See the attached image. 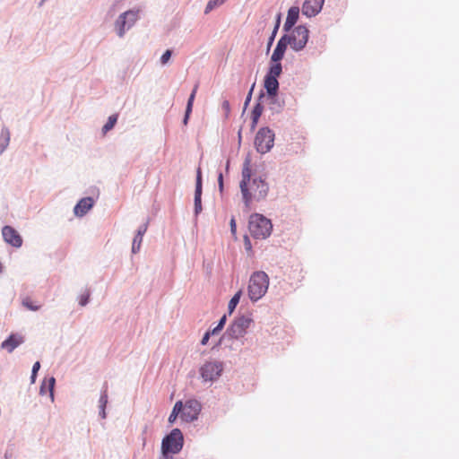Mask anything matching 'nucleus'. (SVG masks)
<instances>
[{
    "instance_id": "1",
    "label": "nucleus",
    "mask_w": 459,
    "mask_h": 459,
    "mask_svg": "<svg viewBox=\"0 0 459 459\" xmlns=\"http://www.w3.org/2000/svg\"><path fill=\"white\" fill-rule=\"evenodd\" d=\"M239 188L247 209L251 208L254 202H261L268 195L269 184L263 176L252 171L249 159H246L243 163Z\"/></svg>"
},
{
    "instance_id": "2",
    "label": "nucleus",
    "mask_w": 459,
    "mask_h": 459,
    "mask_svg": "<svg viewBox=\"0 0 459 459\" xmlns=\"http://www.w3.org/2000/svg\"><path fill=\"white\" fill-rule=\"evenodd\" d=\"M143 10L135 6L121 13L114 21L113 30L118 39H124L142 18Z\"/></svg>"
},
{
    "instance_id": "3",
    "label": "nucleus",
    "mask_w": 459,
    "mask_h": 459,
    "mask_svg": "<svg viewBox=\"0 0 459 459\" xmlns=\"http://www.w3.org/2000/svg\"><path fill=\"white\" fill-rule=\"evenodd\" d=\"M269 287V277L263 271H257L252 273L249 278L247 293L253 302L261 299L267 292Z\"/></svg>"
},
{
    "instance_id": "4",
    "label": "nucleus",
    "mask_w": 459,
    "mask_h": 459,
    "mask_svg": "<svg viewBox=\"0 0 459 459\" xmlns=\"http://www.w3.org/2000/svg\"><path fill=\"white\" fill-rule=\"evenodd\" d=\"M248 229L254 238L264 239L271 235L273 224L265 216L254 213L249 218Z\"/></svg>"
},
{
    "instance_id": "5",
    "label": "nucleus",
    "mask_w": 459,
    "mask_h": 459,
    "mask_svg": "<svg viewBox=\"0 0 459 459\" xmlns=\"http://www.w3.org/2000/svg\"><path fill=\"white\" fill-rule=\"evenodd\" d=\"M184 446V436L179 429H173L161 441L160 450L178 454Z\"/></svg>"
},
{
    "instance_id": "6",
    "label": "nucleus",
    "mask_w": 459,
    "mask_h": 459,
    "mask_svg": "<svg viewBox=\"0 0 459 459\" xmlns=\"http://www.w3.org/2000/svg\"><path fill=\"white\" fill-rule=\"evenodd\" d=\"M223 368V362L209 360L201 366L199 373L204 382H215L221 376Z\"/></svg>"
},
{
    "instance_id": "7",
    "label": "nucleus",
    "mask_w": 459,
    "mask_h": 459,
    "mask_svg": "<svg viewBox=\"0 0 459 459\" xmlns=\"http://www.w3.org/2000/svg\"><path fill=\"white\" fill-rule=\"evenodd\" d=\"M274 143V133L268 127H262L255 137L256 151L262 154L268 152Z\"/></svg>"
},
{
    "instance_id": "8",
    "label": "nucleus",
    "mask_w": 459,
    "mask_h": 459,
    "mask_svg": "<svg viewBox=\"0 0 459 459\" xmlns=\"http://www.w3.org/2000/svg\"><path fill=\"white\" fill-rule=\"evenodd\" d=\"M308 30L302 25H299L292 30L289 35H284V38H288V44L295 51L302 50L307 40H308Z\"/></svg>"
},
{
    "instance_id": "9",
    "label": "nucleus",
    "mask_w": 459,
    "mask_h": 459,
    "mask_svg": "<svg viewBox=\"0 0 459 459\" xmlns=\"http://www.w3.org/2000/svg\"><path fill=\"white\" fill-rule=\"evenodd\" d=\"M252 322L253 319L250 316H238L227 329L226 334H228L230 338L239 339L246 334L247 330L248 329Z\"/></svg>"
},
{
    "instance_id": "10",
    "label": "nucleus",
    "mask_w": 459,
    "mask_h": 459,
    "mask_svg": "<svg viewBox=\"0 0 459 459\" xmlns=\"http://www.w3.org/2000/svg\"><path fill=\"white\" fill-rule=\"evenodd\" d=\"M202 409L201 403L195 399H189L183 403L181 419L186 422H193L198 419Z\"/></svg>"
},
{
    "instance_id": "11",
    "label": "nucleus",
    "mask_w": 459,
    "mask_h": 459,
    "mask_svg": "<svg viewBox=\"0 0 459 459\" xmlns=\"http://www.w3.org/2000/svg\"><path fill=\"white\" fill-rule=\"evenodd\" d=\"M2 236L7 244L10 246L19 248L22 246V238L18 231L11 226H4L2 229Z\"/></svg>"
},
{
    "instance_id": "12",
    "label": "nucleus",
    "mask_w": 459,
    "mask_h": 459,
    "mask_svg": "<svg viewBox=\"0 0 459 459\" xmlns=\"http://www.w3.org/2000/svg\"><path fill=\"white\" fill-rule=\"evenodd\" d=\"M325 0H305L302 6V13L307 17H314L320 13Z\"/></svg>"
},
{
    "instance_id": "13",
    "label": "nucleus",
    "mask_w": 459,
    "mask_h": 459,
    "mask_svg": "<svg viewBox=\"0 0 459 459\" xmlns=\"http://www.w3.org/2000/svg\"><path fill=\"white\" fill-rule=\"evenodd\" d=\"M202 172L201 169L198 168L196 171V182H195V198H194V212L195 215L197 216L201 213L202 208Z\"/></svg>"
},
{
    "instance_id": "14",
    "label": "nucleus",
    "mask_w": 459,
    "mask_h": 459,
    "mask_svg": "<svg viewBox=\"0 0 459 459\" xmlns=\"http://www.w3.org/2000/svg\"><path fill=\"white\" fill-rule=\"evenodd\" d=\"M94 204V200L91 197L82 198L74 206V212L77 217L84 216Z\"/></svg>"
},
{
    "instance_id": "15",
    "label": "nucleus",
    "mask_w": 459,
    "mask_h": 459,
    "mask_svg": "<svg viewBox=\"0 0 459 459\" xmlns=\"http://www.w3.org/2000/svg\"><path fill=\"white\" fill-rule=\"evenodd\" d=\"M56 385V378L54 377H46L43 379L40 387H39V394L45 395L47 392L49 393L50 401L53 403L55 401L54 389Z\"/></svg>"
},
{
    "instance_id": "16",
    "label": "nucleus",
    "mask_w": 459,
    "mask_h": 459,
    "mask_svg": "<svg viewBox=\"0 0 459 459\" xmlns=\"http://www.w3.org/2000/svg\"><path fill=\"white\" fill-rule=\"evenodd\" d=\"M288 39V38H284L283 36L279 39L276 48L271 56V62H280L283 58L285 50L289 45Z\"/></svg>"
},
{
    "instance_id": "17",
    "label": "nucleus",
    "mask_w": 459,
    "mask_h": 459,
    "mask_svg": "<svg viewBox=\"0 0 459 459\" xmlns=\"http://www.w3.org/2000/svg\"><path fill=\"white\" fill-rule=\"evenodd\" d=\"M299 7L292 6L289 9L287 18L285 23L283 25V29L285 31H290L292 27L295 25L299 19Z\"/></svg>"
},
{
    "instance_id": "18",
    "label": "nucleus",
    "mask_w": 459,
    "mask_h": 459,
    "mask_svg": "<svg viewBox=\"0 0 459 459\" xmlns=\"http://www.w3.org/2000/svg\"><path fill=\"white\" fill-rule=\"evenodd\" d=\"M22 342L23 338L22 336L17 334H11L5 341L2 342L1 347L11 353Z\"/></svg>"
},
{
    "instance_id": "19",
    "label": "nucleus",
    "mask_w": 459,
    "mask_h": 459,
    "mask_svg": "<svg viewBox=\"0 0 459 459\" xmlns=\"http://www.w3.org/2000/svg\"><path fill=\"white\" fill-rule=\"evenodd\" d=\"M108 388H107V386H105L100 392V399L98 402L99 415L103 420L107 418L106 406L108 404Z\"/></svg>"
},
{
    "instance_id": "20",
    "label": "nucleus",
    "mask_w": 459,
    "mask_h": 459,
    "mask_svg": "<svg viewBox=\"0 0 459 459\" xmlns=\"http://www.w3.org/2000/svg\"><path fill=\"white\" fill-rule=\"evenodd\" d=\"M264 88L266 90L267 95H277L279 89V82L277 78L265 75Z\"/></svg>"
},
{
    "instance_id": "21",
    "label": "nucleus",
    "mask_w": 459,
    "mask_h": 459,
    "mask_svg": "<svg viewBox=\"0 0 459 459\" xmlns=\"http://www.w3.org/2000/svg\"><path fill=\"white\" fill-rule=\"evenodd\" d=\"M10 131L7 127H3L0 132V155L4 152L10 143Z\"/></svg>"
},
{
    "instance_id": "22",
    "label": "nucleus",
    "mask_w": 459,
    "mask_h": 459,
    "mask_svg": "<svg viewBox=\"0 0 459 459\" xmlns=\"http://www.w3.org/2000/svg\"><path fill=\"white\" fill-rule=\"evenodd\" d=\"M270 100L269 108L274 113H280L283 108V103L277 98V95H268Z\"/></svg>"
},
{
    "instance_id": "23",
    "label": "nucleus",
    "mask_w": 459,
    "mask_h": 459,
    "mask_svg": "<svg viewBox=\"0 0 459 459\" xmlns=\"http://www.w3.org/2000/svg\"><path fill=\"white\" fill-rule=\"evenodd\" d=\"M183 409V403L182 401H178L172 409V411L170 415L169 416V422L170 424L174 423L176 420L178 419V415H181V411Z\"/></svg>"
},
{
    "instance_id": "24",
    "label": "nucleus",
    "mask_w": 459,
    "mask_h": 459,
    "mask_svg": "<svg viewBox=\"0 0 459 459\" xmlns=\"http://www.w3.org/2000/svg\"><path fill=\"white\" fill-rule=\"evenodd\" d=\"M282 67L280 62H272L267 76L277 78L281 74Z\"/></svg>"
},
{
    "instance_id": "25",
    "label": "nucleus",
    "mask_w": 459,
    "mask_h": 459,
    "mask_svg": "<svg viewBox=\"0 0 459 459\" xmlns=\"http://www.w3.org/2000/svg\"><path fill=\"white\" fill-rule=\"evenodd\" d=\"M241 296H242V290H239L238 292L235 293V295L230 300L229 305H228V311H229L230 315L232 314L233 311L235 310L237 305L238 304V302L240 300Z\"/></svg>"
},
{
    "instance_id": "26",
    "label": "nucleus",
    "mask_w": 459,
    "mask_h": 459,
    "mask_svg": "<svg viewBox=\"0 0 459 459\" xmlns=\"http://www.w3.org/2000/svg\"><path fill=\"white\" fill-rule=\"evenodd\" d=\"M264 110V107L257 103L252 111V126L255 127Z\"/></svg>"
},
{
    "instance_id": "27",
    "label": "nucleus",
    "mask_w": 459,
    "mask_h": 459,
    "mask_svg": "<svg viewBox=\"0 0 459 459\" xmlns=\"http://www.w3.org/2000/svg\"><path fill=\"white\" fill-rule=\"evenodd\" d=\"M117 121V115H111L108 117V121L102 127L103 134H107L108 131H110L116 125Z\"/></svg>"
},
{
    "instance_id": "28",
    "label": "nucleus",
    "mask_w": 459,
    "mask_h": 459,
    "mask_svg": "<svg viewBox=\"0 0 459 459\" xmlns=\"http://www.w3.org/2000/svg\"><path fill=\"white\" fill-rule=\"evenodd\" d=\"M227 0H209L206 4L204 13H208L212 11L214 8L222 5Z\"/></svg>"
},
{
    "instance_id": "29",
    "label": "nucleus",
    "mask_w": 459,
    "mask_h": 459,
    "mask_svg": "<svg viewBox=\"0 0 459 459\" xmlns=\"http://www.w3.org/2000/svg\"><path fill=\"white\" fill-rule=\"evenodd\" d=\"M143 242V237L140 236H134L133 242H132V253L136 254L141 249V245Z\"/></svg>"
},
{
    "instance_id": "30",
    "label": "nucleus",
    "mask_w": 459,
    "mask_h": 459,
    "mask_svg": "<svg viewBox=\"0 0 459 459\" xmlns=\"http://www.w3.org/2000/svg\"><path fill=\"white\" fill-rule=\"evenodd\" d=\"M280 19H281V17H280V15H278L276 25H275V27H274V29H273V30L272 32V35L269 38L268 43H267V51L270 50V48H271V47L273 45V40L275 39L276 33H277L279 26H280Z\"/></svg>"
},
{
    "instance_id": "31",
    "label": "nucleus",
    "mask_w": 459,
    "mask_h": 459,
    "mask_svg": "<svg viewBox=\"0 0 459 459\" xmlns=\"http://www.w3.org/2000/svg\"><path fill=\"white\" fill-rule=\"evenodd\" d=\"M90 291L86 290L83 293H82L78 298L79 305L82 307L86 306L90 300Z\"/></svg>"
},
{
    "instance_id": "32",
    "label": "nucleus",
    "mask_w": 459,
    "mask_h": 459,
    "mask_svg": "<svg viewBox=\"0 0 459 459\" xmlns=\"http://www.w3.org/2000/svg\"><path fill=\"white\" fill-rule=\"evenodd\" d=\"M171 56H172V51L170 49H167L160 56V65H166L169 62Z\"/></svg>"
},
{
    "instance_id": "33",
    "label": "nucleus",
    "mask_w": 459,
    "mask_h": 459,
    "mask_svg": "<svg viewBox=\"0 0 459 459\" xmlns=\"http://www.w3.org/2000/svg\"><path fill=\"white\" fill-rule=\"evenodd\" d=\"M197 88H198V85H195L187 100V103H186V108H188V110L191 108L193 109V105H194V101H195V94H196V91H197Z\"/></svg>"
},
{
    "instance_id": "34",
    "label": "nucleus",
    "mask_w": 459,
    "mask_h": 459,
    "mask_svg": "<svg viewBox=\"0 0 459 459\" xmlns=\"http://www.w3.org/2000/svg\"><path fill=\"white\" fill-rule=\"evenodd\" d=\"M22 305L31 311H38L40 308V306L34 305L31 300L26 299L22 301Z\"/></svg>"
},
{
    "instance_id": "35",
    "label": "nucleus",
    "mask_w": 459,
    "mask_h": 459,
    "mask_svg": "<svg viewBox=\"0 0 459 459\" xmlns=\"http://www.w3.org/2000/svg\"><path fill=\"white\" fill-rule=\"evenodd\" d=\"M174 455L164 450H160V455L159 459H174Z\"/></svg>"
},
{
    "instance_id": "36",
    "label": "nucleus",
    "mask_w": 459,
    "mask_h": 459,
    "mask_svg": "<svg viewBox=\"0 0 459 459\" xmlns=\"http://www.w3.org/2000/svg\"><path fill=\"white\" fill-rule=\"evenodd\" d=\"M230 226L231 234L236 238L237 224H236V221H235L234 217L231 218L230 222Z\"/></svg>"
},
{
    "instance_id": "37",
    "label": "nucleus",
    "mask_w": 459,
    "mask_h": 459,
    "mask_svg": "<svg viewBox=\"0 0 459 459\" xmlns=\"http://www.w3.org/2000/svg\"><path fill=\"white\" fill-rule=\"evenodd\" d=\"M192 110H193V109H191V108L188 110V108H186V112H185V116H184V118H183V124H184L185 126H186V125H187V123H188V120H189L190 115H191V113H192Z\"/></svg>"
},
{
    "instance_id": "38",
    "label": "nucleus",
    "mask_w": 459,
    "mask_h": 459,
    "mask_svg": "<svg viewBox=\"0 0 459 459\" xmlns=\"http://www.w3.org/2000/svg\"><path fill=\"white\" fill-rule=\"evenodd\" d=\"M146 230H147V224H143V225H142L138 229V230H137L135 235L136 236H140V237H143V235L145 234Z\"/></svg>"
},
{
    "instance_id": "39",
    "label": "nucleus",
    "mask_w": 459,
    "mask_h": 459,
    "mask_svg": "<svg viewBox=\"0 0 459 459\" xmlns=\"http://www.w3.org/2000/svg\"><path fill=\"white\" fill-rule=\"evenodd\" d=\"M218 185H219V189L221 192H222L223 190V176H222V173H219L218 175Z\"/></svg>"
},
{
    "instance_id": "40",
    "label": "nucleus",
    "mask_w": 459,
    "mask_h": 459,
    "mask_svg": "<svg viewBox=\"0 0 459 459\" xmlns=\"http://www.w3.org/2000/svg\"><path fill=\"white\" fill-rule=\"evenodd\" d=\"M39 368H40V363H39V361H36L32 366L31 373H33V375H37Z\"/></svg>"
},
{
    "instance_id": "41",
    "label": "nucleus",
    "mask_w": 459,
    "mask_h": 459,
    "mask_svg": "<svg viewBox=\"0 0 459 459\" xmlns=\"http://www.w3.org/2000/svg\"><path fill=\"white\" fill-rule=\"evenodd\" d=\"M210 336H211L210 333L206 332L201 340V344L206 345L209 342Z\"/></svg>"
},
{
    "instance_id": "42",
    "label": "nucleus",
    "mask_w": 459,
    "mask_h": 459,
    "mask_svg": "<svg viewBox=\"0 0 459 459\" xmlns=\"http://www.w3.org/2000/svg\"><path fill=\"white\" fill-rule=\"evenodd\" d=\"M254 87H255V83L252 85L247 98H246V100H245V106H247L248 103L250 102L251 100V98H252V92H253V90H254Z\"/></svg>"
},
{
    "instance_id": "43",
    "label": "nucleus",
    "mask_w": 459,
    "mask_h": 459,
    "mask_svg": "<svg viewBox=\"0 0 459 459\" xmlns=\"http://www.w3.org/2000/svg\"><path fill=\"white\" fill-rule=\"evenodd\" d=\"M227 316L224 315L219 321L218 326L219 328L222 329L226 324Z\"/></svg>"
},
{
    "instance_id": "44",
    "label": "nucleus",
    "mask_w": 459,
    "mask_h": 459,
    "mask_svg": "<svg viewBox=\"0 0 459 459\" xmlns=\"http://www.w3.org/2000/svg\"><path fill=\"white\" fill-rule=\"evenodd\" d=\"M221 330L222 329L219 328V326L217 325L212 330H210V331H207V332L210 333L211 335H215V334H218Z\"/></svg>"
},
{
    "instance_id": "45",
    "label": "nucleus",
    "mask_w": 459,
    "mask_h": 459,
    "mask_svg": "<svg viewBox=\"0 0 459 459\" xmlns=\"http://www.w3.org/2000/svg\"><path fill=\"white\" fill-rule=\"evenodd\" d=\"M245 247L247 250L251 249V243H250L249 238L247 236L245 237Z\"/></svg>"
},
{
    "instance_id": "46",
    "label": "nucleus",
    "mask_w": 459,
    "mask_h": 459,
    "mask_svg": "<svg viewBox=\"0 0 459 459\" xmlns=\"http://www.w3.org/2000/svg\"><path fill=\"white\" fill-rule=\"evenodd\" d=\"M36 377H37V375H33V373H31V376H30V383L31 384H34L36 382Z\"/></svg>"
},
{
    "instance_id": "47",
    "label": "nucleus",
    "mask_w": 459,
    "mask_h": 459,
    "mask_svg": "<svg viewBox=\"0 0 459 459\" xmlns=\"http://www.w3.org/2000/svg\"><path fill=\"white\" fill-rule=\"evenodd\" d=\"M223 108H226V109H229V108H230V104H229V102H228V101H224V102H223Z\"/></svg>"
},
{
    "instance_id": "48",
    "label": "nucleus",
    "mask_w": 459,
    "mask_h": 459,
    "mask_svg": "<svg viewBox=\"0 0 459 459\" xmlns=\"http://www.w3.org/2000/svg\"><path fill=\"white\" fill-rule=\"evenodd\" d=\"M48 0H40L39 6H42Z\"/></svg>"
},
{
    "instance_id": "49",
    "label": "nucleus",
    "mask_w": 459,
    "mask_h": 459,
    "mask_svg": "<svg viewBox=\"0 0 459 459\" xmlns=\"http://www.w3.org/2000/svg\"><path fill=\"white\" fill-rule=\"evenodd\" d=\"M229 165H230V161L228 160L227 161V166H226L227 169L229 168Z\"/></svg>"
}]
</instances>
